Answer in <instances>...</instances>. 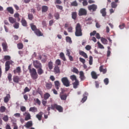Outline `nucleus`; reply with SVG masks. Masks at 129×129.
<instances>
[{"label": "nucleus", "instance_id": "1", "mask_svg": "<svg viewBox=\"0 0 129 129\" xmlns=\"http://www.w3.org/2000/svg\"><path fill=\"white\" fill-rule=\"evenodd\" d=\"M28 70L33 80H36V79H38V73H37V70L34 68H32V65L30 64L28 66Z\"/></svg>", "mask_w": 129, "mask_h": 129}, {"label": "nucleus", "instance_id": "2", "mask_svg": "<svg viewBox=\"0 0 129 129\" xmlns=\"http://www.w3.org/2000/svg\"><path fill=\"white\" fill-rule=\"evenodd\" d=\"M82 35L81 25H80V23H77L76 26L75 36H76V37H81Z\"/></svg>", "mask_w": 129, "mask_h": 129}, {"label": "nucleus", "instance_id": "3", "mask_svg": "<svg viewBox=\"0 0 129 129\" xmlns=\"http://www.w3.org/2000/svg\"><path fill=\"white\" fill-rule=\"evenodd\" d=\"M61 81L63 85H64V86H66V87H69V86H70V81L68 79V78L67 77L62 78L61 79Z\"/></svg>", "mask_w": 129, "mask_h": 129}, {"label": "nucleus", "instance_id": "4", "mask_svg": "<svg viewBox=\"0 0 129 129\" xmlns=\"http://www.w3.org/2000/svg\"><path fill=\"white\" fill-rule=\"evenodd\" d=\"M51 109H56L59 111V112H63V107L60 105H57V104H54L53 105H51Z\"/></svg>", "mask_w": 129, "mask_h": 129}, {"label": "nucleus", "instance_id": "5", "mask_svg": "<svg viewBox=\"0 0 129 129\" xmlns=\"http://www.w3.org/2000/svg\"><path fill=\"white\" fill-rule=\"evenodd\" d=\"M13 63H14L13 60H9L6 61L5 63V71H6V72H8V71L10 70V69L11 68L10 65H11V64H13Z\"/></svg>", "mask_w": 129, "mask_h": 129}, {"label": "nucleus", "instance_id": "6", "mask_svg": "<svg viewBox=\"0 0 129 129\" xmlns=\"http://www.w3.org/2000/svg\"><path fill=\"white\" fill-rule=\"evenodd\" d=\"M87 15V11L85 10L84 8H81L79 11L78 15L79 17H81L82 16H86Z\"/></svg>", "mask_w": 129, "mask_h": 129}, {"label": "nucleus", "instance_id": "7", "mask_svg": "<svg viewBox=\"0 0 129 129\" xmlns=\"http://www.w3.org/2000/svg\"><path fill=\"white\" fill-rule=\"evenodd\" d=\"M88 9L90 12H96L97 10V5L95 4H92L88 7Z\"/></svg>", "mask_w": 129, "mask_h": 129}, {"label": "nucleus", "instance_id": "8", "mask_svg": "<svg viewBox=\"0 0 129 129\" xmlns=\"http://www.w3.org/2000/svg\"><path fill=\"white\" fill-rule=\"evenodd\" d=\"M33 64L34 67H35L36 69H38V68H40L42 67V63H41L38 60H33Z\"/></svg>", "mask_w": 129, "mask_h": 129}, {"label": "nucleus", "instance_id": "9", "mask_svg": "<svg viewBox=\"0 0 129 129\" xmlns=\"http://www.w3.org/2000/svg\"><path fill=\"white\" fill-rule=\"evenodd\" d=\"M53 72L55 74H60L61 73L60 68L58 66H55L53 69Z\"/></svg>", "mask_w": 129, "mask_h": 129}, {"label": "nucleus", "instance_id": "10", "mask_svg": "<svg viewBox=\"0 0 129 129\" xmlns=\"http://www.w3.org/2000/svg\"><path fill=\"white\" fill-rule=\"evenodd\" d=\"M23 115L25 116V120H29V119H31V114L29 112H25L23 113Z\"/></svg>", "mask_w": 129, "mask_h": 129}, {"label": "nucleus", "instance_id": "11", "mask_svg": "<svg viewBox=\"0 0 129 129\" xmlns=\"http://www.w3.org/2000/svg\"><path fill=\"white\" fill-rule=\"evenodd\" d=\"M2 47H3V51L4 52H8V43H7V42H3L2 43Z\"/></svg>", "mask_w": 129, "mask_h": 129}, {"label": "nucleus", "instance_id": "12", "mask_svg": "<svg viewBox=\"0 0 129 129\" xmlns=\"http://www.w3.org/2000/svg\"><path fill=\"white\" fill-rule=\"evenodd\" d=\"M13 72L14 74H17V73H18V75H20L21 72H22V71L21 70V67H17L16 70H14L13 71Z\"/></svg>", "mask_w": 129, "mask_h": 129}, {"label": "nucleus", "instance_id": "13", "mask_svg": "<svg viewBox=\"0 0 129 129\" xmlns=\"http://www.w3.org/2000/svg\"><path fill=\"white\" fill-rule=\"evenodd\" d=\"M103 67H104V66L103 65L99 67V70L100 72H102L103 74H105V73L107 72V70L106 69V68L104 69Z\"/></svg>", "mask_w": 129, "mask_h": 129}, {"label": "nucleus", "instance_id": "14", "mask_svg": "<svg viewBox=\"0 0 129 129\" xmlns=\"http://www.w3.org/2000/svg\"><path fill=\"white\" fill-rule=\"evenodd\" d=\"M25 127L26 128H29V127H32L33 126V122L32 121H28L26 124L24 125Z\"/></svg>", "mask_w": 129, "mask_h": 129}, {"label": "nucleus", "instance_id": "15", "mask_svg": "<svg viewBox=\"0 0 129 129\" xmlns=\"http://www.w3.org/2000/svg\"><path fill=\"white\" fill-rule=\"evenodd\" d=\"M43 114H44V113H43V112H40L38 114H36V117L38 119V120H42Z\"/></svg>", "mask_w": 129, "mask_h": 129}, {"label": "nucleus", "instance_id": "16", "mask_svg": "<svg viewBox=\"0 0 129 129\" xmlns=\"http://www.w3.org/2000/svg\"><path fill=\"white\" fill-rule=\"evenodd\" d=\"M80 79L81 81H83L85 80V76H84V73L83 71L80 72Z\"/></svg>", "mask_w": 129, "mask_h": 129}, {"label": "nucleus", "instance_id": "17", "mask_svg": "<svg viewBox=\"0 0 129 129\" xmlns=\"http://www.w3.org/2000/svg\"><path fill=\"white\" fill-rule=\"evenodd\" d=\"M42 67H40V68H38L37 69V73L38 75H42V74H44V70L42 69Z\"/></svg>", "mask_w": 129, "mask_h": 129}, {"label": "nucleus", "instance_id": "18", "mask_svg": "<svg viewBox=\"0 0 129 129\" xmlns=\"http://www.w3.org/2000/svg\"><path fill=\"white\" fill-rule=\"evenodd\" d=\"M13 81L15 82V83H19V82L21 81V78L18 76H15L13 77Z\"/></svg>", "mask_w": 129, "mask_h": 129}, {"label": "nucleus", "instance_id": "19", "mask_svg": "<svg viewBox=\"0 0 129 129\" xmlns=\"http://www.w3.org/2000/svg\"><path fill=\"white\" fill-rule=\"evenodd\" d=\"M60 82H59V81H54V86H55V88L56 89V90H59V88H60Z\"/></svg>", "mask_w": 129, "mask_h": 129}, {"label": "nucleus", "instance_id": "20", "mask_svg": "<svg viewBox=\"0 0 129 129\" xmlns=\"http://www.w3.org/2000/svg\"><path fill=\"white\" fill-rule=\"evenodd\" d=\"M91 75L92 78H93V79H97V78H98V76H97V74L94 71H92L91 72Z\"/></svg>", "mask_w": 129, "mask_h": 129}, {"label": "nucleus", "instance_id": "21", "mask_svg": "<svg viewBox=\"0 0 129 129\" xmlns=\"http://www.w3.org/2000/svg\"><path fill=\"white\" fill-rule=\"evenodd\" d=\"M9 21L11 24H15L17 22V19L14 18L13 17H9Z\"/></svg>", "mask_w": 129, "mask_h": 129}, {"label": "nucleus", "instance_id": "22", "mask_svg": "<svg viewBox=\"0 0 129 129\" xmlns=\"http://www.w3.org/2000/svg\"><path fill=\"white\" fill-rule=\"evenodd\" d=\"M79 54L81 56H83V57H84V58H85V59H87L88 58V56H87V54H86V53H85L83 51H80Z\"/></svg>", "mask_w": 129, "mask_h": 129}, {"label": "nucleus", "instance_id": "23", "mask_svg": "<svg viewBox=\"0 0 129 129\" xmlns=\"http://www.w3.org/2000/svg\"><path fill=\"white\" fill-rule=\"evenodd\" d=\"M34 33L36 35L38 36V37H41L43 36V33H42V32H41V31L38 29L34 32Z\"/></svg>", "mask_w": 129, "mask_h": 129}, {"label": "nucleus", "instance_id": "24", "mask_svg": "<svg viewBox=\"0 0 129 129\" xmlns=\"http://www.w3.org/2000/svg\"><path fill=\"white\" fill-rule=\"evenodd\" d=\"M11 98V95L10 94H7V96L4 98V102L5 103H8L10 101V99Z\"/></svg>", "mask_w": 129, "mask_h": 129}, {"label": "nucleus", "instance_id": "25", "mask_svg": "<svg viewBox=\"0 0 129 129\" xmlns=\"http://www.w3.org/2000/svg\"><path fill=\"white\" fill-rule=\"evenodd\" d=\"M7 12H8V13H9L11 15H13L14 14V9L13 8V7H8L7 8Z\"/></svg>", "mask_w": 129, "mask_h": 129}, {"label": "nucleus", "instance_id": "26", "mask_svg": "<svg viewBox=\"0 0 129 129\" xmlns=\"http://www.w3.org/2000/svg\"><path fill=\"white\" fill-rule=\"evenodd\" d=\"M48 10H49L48 6H43L42 7V13H47Z\"/></svg>", "mask_w": 129, "mask_h": 129}, {"label": "nucleus", "instance_id": "27", "mask_svg": "<svg viewBox=\"0 0 129 129\" xmlns=\"http://www.w3.org/2000/svg\"><path fill=\"white\" fill-rule=\"evenodd\" d=\"M73 87L75 89H76L78 86H79V81L78 80L75 81V82L73 83Z\"/></svg>", "mask_w": 129, "mask_h": 129}, {"label": "nucleus", "instance_id": "28", "mask_svg": "<svg viewBox=\"0 0 129 129\" xmlns=\"http://www.w3.org/2000/svg\"><path fill=\"white\" fill-rule=\"evenodd\" d=\"M101 14H102V17L106 16V9L103 8L100 11Z\"/></svg>", "mask_w": 129, "mask_h": 129}, {"label": "nucleus", "instance_id": "29", "mask_svg": "<svg viewBox=\"0 0 129 129\" xmlns=\"http://www.w3.org/2000/svg\"><path fill=\"white\" fill-rule=\"evenodd\" d=\"M52 86H53V85H52V83H47L45 85L46 89H51L52 88Z\"/></svg>", "mask_w": 129, "mask_h": 129}, {"label": "nucleus", "instance_id": "30", "mask_svg": "<svg viewBox=\"0 0 129 129\" xmlns=\"http://www.w3.org/2000/svg\"><path fill=\"white\" fill-rule=\"evenodd\" d=\"M30 26L31 28V30H32L33 32H35L38 29H37V27L36 26V25H34V24L33 23L30 24Z\"/></svg>", "mask_w": 129, "mask_h": 129}, {"label": "nucleus", "instance_id": "31", "mask_svg": "<svg viewBox=\"0 0 129 129\" xmlns=\"http://www.w3.org/2000/svg\"><path fill=\"white\" fill-rule=\"evenodd\" d=\"M72 18L73 20H76L77 19V12H74L72 13Z\"/></svg>", "mask_w": 129, "mask_h": 129}, {"label": "nucleus", "instance_id": "32", "mask_svg": "<svg viewBox=\"0 0 129 129\" xmlns=\"http://www.w3.org/2000/svg\"><path fill=\"white\" fill-rule=\"evenodd\" d=\"M66 40L67 43H69V44H72V40L71 39V37L67 36L66 37Z\"/></svg>", "mask_w": 129, "mask_h": 129}, {"label": "nucleus", "instance_id": "33", "mask_svg": "<svg viewBox=\"0 0 129 129\" xmlns=\"http://www.w3.org/2000/svg\"><path fill=\"white\" fill-rule=\"evenodd\" d=\"M29 111H32V112H37V111H38V109H37L36 107H30Z\"/></svg>", "mask_w": 129, "mask_h": 129}, {"label": "nucleus", "instance_id": "34", "mask_svg": "<svg viewBox=\"0 0 129 129\" xmlns=\"http://www.w3.org/2000/svg\"><path fill=\"white\" fill-rule=\"evenodd\" d=\"M60 97L61 100H66L67 99V95L66 94L60 95Z\"/></svg>", "mask_w": 129, "mask_h": 129}, {"label": "nucleus", "instance_id": "35", "mask_svg": "<svg viewBox=\"0 0 129 129\" xmlns=\"http://www.w3.org/2000/svg\"><path fill=\"white\" fill-rule=\"evenodd\" d=\"M60 57L63 61H66V58L65 57V55H64V53L60 52L59 54Z\"/></svg>", "mask_w": 129, "mask_h": 129}, {"label": "nucleus", "instance_id": "36", "mask_svg": "<svg viewBox=\"0 0 129 129\" xmlns=\"http://www.w3.org/2000/svg\"><path fill=\"white\" fill-rule=\"evenodd\" d=\"M70 79L72 80V81H77V80H78L77 79V77H76V76H75V75H73L72 76H70Z\"/></svg>", "mask_w": 129, "mask_h": 129}, {"label": "nucleus", "instance_id": "37", "mask_svg": "<svg viewBox=\"0 0 129 129\" xmlns=\"http://www.w3.org/2000/svg\"><path fill=\"white\" fill-rule=\"evenodd\" d=\"M101 41L102 42V43L103 44H104V45H106L107 44V40H106V39L103 38V37H101Z\"/></svg>", "mask_w": 129, "mask_h": 129}, {"label": "nucleus", "instance_id": "38", "mask_svg": "<svg viewBox=\"0 0 129 129\" xmlns=\"http://www.w3.org/2000/svg\"><path fill=\"white\" fill-rule=\"evenodd\" d=\"M111 7L112 9H116V7H117V3L112 2L111 4Z\"/></svg>", "mask_w": 129, "mask_h": 129}, {"label": "nucleus", "instance_id": "39", "mask_svg": "<svg viewBox=\"0 0 129 129\" xmlns=\"http://www.w3.org/2000/svg\"><path fill=\"white\" fill-rule=\"evenodd\" d=\"M48 66L49 70H52L53 69V62L49 61L48 63Z\"/></svg>", "mask_w": 129, "mask_h": 129}, {"label": "nucleus", "instance_id": "40", "mask_svg": "<svg viewBox=\"0 0 129 129\" xmlns=\"http://www.w3.org/2000/svg\"><path fill=\"white\" fill-rule=\"evenodd\" d=\"M50 96H51V95H50V94H49L48 93H46L44 95V99L45 100H47V99H48L49 98V97H50Z\"/></svg>", "mask_w": 129, "mask_h": 129}, {"label": "nucleus", "instance_id": "41", "mask_svg": "<svg viewBox=\"0 0 129 129\" xmlns=\"http://www.w3.org/2000/svg\"><path fill=\"white\" fill-rule=\"evenodd\" d=\"M21 23L22 26H23L24 27H27V26H28L27 24V21L25 19H22Z\"/></svg>", "mask_w": 129, "mask_h": 129}, {"label": "nucleus", "instance_id": "42", "mask_svg": "<svg viewBox=\"0 0 129 129\" xmlns=\"http://www.w3.org/2000/svg\"><path fill=\"white\" fill-rule=\"evenodd\" d=\"M7 108H6V107L5 106H2L0 107V112L2 113H4L6 112Z\"/></svg>", "mask_w": 129, "mask_h": 129}, {"label": "nucleus", "instance_id": "43", "mask_svg": "<svg viewBox=\"0 0 129 129\" xmlns=\"http://www.w3.org/2000/svg\"><path fill=\"white\" fill-rule=\"evenodd\" d=\"M17 47H18V49L21 50V49H23V48H24V45L23 44V43H20L17 44Z\"/></svg>", "mask_w": 129, "mask_h": 129}, {"label": "nucleus", "instance_id": "44", "mask_svg": "<svg viewBox=\"0 0 129 129\" xmlns=\"http://www.w3.org/2000/svg\"><path fill=\"white\" fill-rule=\"evenodd\" d=\"M93 62V57L92 56H90L89 57V64L90 65H92Z\"/></svg>", "mask_w": 129, "mask_h": 129}, {"label": "nucleus", "instance_id": "45", "mask_svg": "<svg viewBox=\"0 0 129 129\" xmlns=\"http://www.w3.org/2000/svg\"><path fill=\"white\" fill-rule=\"evenodd\" d=\"M28 19L30 20V21H33V19H34V16L32 15V14H28Z\"/></svg>", "mask_w": 129, "mask_h": 129}, {"label": "nucleus", "instance_id": "46", "mask_svg": "<svg viewBox=\"0 0 129 129\" xmlns=\"http://www.w3.org/2000/svg\"><path fill=\"white\" fill-rule=\"evenodd\" d=\"M19 27H20V23L18 22H16L14 23V27L15 28V29H19Z\"/></svg>", "mask_w": 129, "mask_h": 129}, {"label": "nucleus", "instance_id": "47", "mask_svg": "<svg viewBox=\"0 0 129 129\" xmlns=\"http://www.w3.org/2000/svg\"><path fill=\"white\" fill-rule=\"evenodd\" d=\"M72 72H74V73H76V74H78L79 73V71H78V69L76 68H73V69L72 70Z\"/></svg>", "mask_w": 129, "mask_h": 129}, {"label": "nucleus", "instance_id": "48", "mask_svg": "<svg viewBox=\"0 0 129 129\" xmlns=\"http://www.w3.org/2000/svg\"><path fill=\"white\" fill-rule=\"evenodd\" d=\"M71 6H72L73 7H77V6H78V3H77V2L76 1H75L74 2H73L71 4Z\"/></svg>", "mask_w": 129, "mask_h": 129}, {"label": "nucleus", "instance_id": "49", "mask_svg": "<svg viewBox=\"0 0 129 129\" xmlns=\"http://www.w3.org/2000/svg\"><path fill=\"white\" fill-rule=\"evenodd\" d=\"M97 44H98V47L100 49H104V46H103V45L102 44H101V43H100V42H99V41L97 42Z\"/></svg>", "mask_w": 129, "mask_h": 129}, {"label": "nucleus", "instance_id": "50", "mask_svg": "<svg viewBox=\"0 0 129 129\" xmlns=\"http://www.w3.org/2000/svg\"><path fill=\"white\" fill-rule=\"evenodd\" d=\"M54 18H55L56 20H59L60 18V15L58 13H56L54 15Z\"/></svg>", "mask_w": 129, "mask_h": 129}, {"label": "nucleus", "instance_id": "51", "mask_svg": "<svg viewBox=\"0 0 129 129\" xmlns=\"http://www.w3.org/2000/svg\"><path fill=\"white\" fill-rule=\"evenodd\" d=\"M104 83L105 84V85H107L108 83H109V80H108V78L104 79Z\"/></svg>", "mask_w": 129, "mask_h": 129}, {"label": "nucleus", "instance_id": "52", "mask_svg": "<svg viewBox=\"0 0 129 129\" xmlns=\"http://www.w3.org/2000/svg\"><path fill=\"white\" fill-rule=\"evenodd\" d=\"M79 60L80 61V62H81V63H82L83 64H85V62H86L85 59L82 57H80L79 58Z\"/></svg>", "mask_w": 129, "mask_h": 129}, {"label": "nucleus", "instance_id": "53", "mask_svg": "<svg viewBox=\"0 0 129 129\" xmlns=\"http://www.w3.org/2000/svg\"><path fill=\"white\" fill-rule=\"evenodd\" d=\"M42 103L43 106H46L47 104V100H45V99L42 100Z\"/></svg>", "mask_w": 129, "mask_h": 129}, {"label": "nucleus", "instance_id": "54", "mask_svg": "<svg viewBox=\"0 0 129 129\" xmlns=\"http://www.w3.org/2000/svg\"><path fill=\"white\" fill-rule=\"evenodd\" d=\"M54 4L55 5H61L62 1L61 0H55Z\"/></svg>", "mask_w": 129, "mask_h": 129}, {"label": "nucleus", "instance_id": "55", "mask_svg": "<svg viewBox=\"0 0 129 129\" xmlns=\"http://www.w3.org/2000/svg\"><path fill=\"white\" fill-rule=\"evenodd\" d=\"M3 119L4 120V121L7 122L9 120V117L8 115H5L3 117Z\"/></svg>", "mask_w": 129, "mask_h": 129}, {"label": "nucleus", "instance_id": "56", "mask_svg": "<svg viewBox=\"0 0 129 129\" xmlns=\"http://www.w3.org/2000/svg\"><path fill=\"white\" fill-rule=\"evenodd\" d=\"M55 63L56 65H57V66L61 65V60H60V59H56L55 61Z\"/></svg>", "mask_w": 129, "mask_h": 129}, {"label": "nucleus", "instance_id": "57", "mask_svg": "<svg viewBox=\"0 0 129 129\" xmlns=\"http://www.w3.org/2000/svg\"><path fill=\"white\" fill-rule=\"evenodd\" d=\"M20 110H21L23 112L26 111V107L22 106L20 107Z\"/></svg>", "mask_w": 129, "mask_h": 129}, {"label": "nucleus", "instance_id": "58", "mask_svg": "<svg viewBox=\"0 0 129 129\" xmlns=\"http://www.w3.org/2000/svg\"><path fill=\"white\" fill-rule=\"evenodd\" d=\"M68 31L69 33H72L73 32V28L72 27H70L68 28Z\"/></svg>", "mask_w": 129, "mask_h": 129}, {"label": "nucleus", "instance_id": "59", "mask_svg": "<svg viewBox=\"0 0 129 129\" xmlns=\"http://www.w3.org/2000/svg\"><path fill=\"white\" fill-rule=\"evenodd\" d=\"M88 5V2H87V1L84 0V1L83 2V6H84V7H85Z\"/></svg>", "mask_w": 129, "mask_h": 129}, {"label": "nucleus", "instance_id": "60", "mask_svg": "<svg viewBox=\"0 0 129 129\" xmlns=\"http://www.w3.org/2000/svg\"><path fill=\"white\" fill-rule=\"evenodd\" d=\"M5 60H11V56L9 55H5L4 56Z\"/></svg>", "mask_w": 129, "mask_h": 129}, {"label": "nucleus", "instance_id": "61", "mask_svg": "<svg viewBox=\"0 0 129 129\" xmlns=\"http://www.w3.org/2000/svg\"><path fill=\"white\" fill-rule=\"evenodd\" d=\"M70 54H71V52L70 51V49H67V53H66V55L67 56H70Z\"/></svg>", "mask_w": 129, "mask_h": 129}, {"label": "nucleus", "instance_id": "62", "mask_svg": "<svg viewBox=\"0 0 129 129\" xmlns=\"http://www.w3.org/2000/svg\"><path fill=\"white\" fill-rule=\"evenodd\" d=\"M85 49L86 50H87V51H89V50L91 49V46L89 45H88L85 47Z\"/></svg>", "mask_w": 129, "mask_h": 129}, {"label": "nucleus", "instance_id": "63", "mask_svg": "<svg viewBox=\"0 0 129 129\" xmlns=\"http://www.w3.org/2000/svg\"><path fill=\"white\" fill-rule=\"evenodd\" d=\"M86 99H87V96H84L83 98L82 99V102H85V101H86Z\"/></svg>", "mask_w": 129, "mask_h": 129}, {"label": "nucleus", "instance_id": "64", "mask_svg": "<svg viewBox=\"0 0 129 129\" xmlns=\"http://www.w3.org/2000/svg\"><path fill=\"white\" fill-rule=\"evenodd\" d=\"M8 78L9 81H12V74H9Z\"/></svg>", "mask_w": 129, "mask_h": 129}]
</instances>
